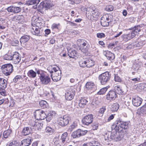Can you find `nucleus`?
Masks as SVG:
<instances>
[{"mask_svg": "<svg viewBox=\"0 0 146 146\" xmlns=\"http://www.w3.org/2000/svg\"><path fill=\"white\" fill-rule=\"evenodd\" d=\"M13 19L14 21L21 22L24 21V19L23 15H16L13 18Z\"/></svg>", "mask_w": 146, "mask_h": 146, "instance_id": "nucleus-25", "label": "nucleus"}, {"mask_svg": "<svg viewBox=\"0 0 146 146\" xmlns=\"http://www.w3.org/2000/svg\"><path fill=\"white\" fill-rule=\"evenodd\" d=\"M119 107V105L117 103L113 104L111 106V110L113 112L117 111Z\"/></svg>", "mask_w": 146, "mask_h": 146, "instance_id": "nucleus-30", "label": "nucleus"}, {"mask_svg": "<svg viewBox=\"0 0 146 146\" xmlns=\"http://www.w3.org/2000/svg\"><path fill=\"white\" fill-rule=\"evenodd\" d=\"M117 95L114 91L111 90L108 92L106 95V99L108 100L113 101L116 98Z\"/></svg>", "mask_w": 146, "mask_h": 146, "instance_id": "nucleus-14", "label": "nucleus"}, {"mask_svg": "<svg viewBox=\"0 0 146 146\" xmlns=\"http://www.w3.org/2000/svg\"><path fill=\"white\" fill-rule=\"evenodd\" d=\"M81 133H80V129L74 131L72 133V136L74 138H78L81 137Z\"/></svg>", "mask_w": 146, "mask_h": 146, "instance_id": "nucleus-32", "label": "nucleus"}, {"mask_svg": "<svg viewBox=\"0 0 146 146\" xmlns=\"http://www.w3.org/2000/svg\"><path fill=\"white\" fill-rule=\"evenodd\" d=\"M40 107L43 109L47 108L48 106V104L45 101L42 100L39 102Z\"/></svg>", "mask_w": 146, "mask_h": 146, "instance_id": "nucleus-33", "label": "nucleus"}, {"mask_svg": "<svg viewBox=\"0 0 146 146\" xmlns=\"http://www.w3.org/2000/svg\"><path fill=\"white\" fill-rule=\"evenodd\" d=\"M12 132V131L10 129H8L6 131H5L3 134L4 137L5 138H7Z\"/></svg>", "mask_w": 146, "mask_h": 146, "instance_id": "nucleus-36", "label": "nucleus"}, {"mask_svg": "<svg viewBox=\"0 0 146 146\" xmlns=\"http://www.w3.org/2000/svg\"><path fill=\"white\" fill-rule=\"evenodd\" d=\"M45 33V36H47L49 35L50 33V30L49 29H46L44 31Z\"/></svg>", "mask_w": 146, "mask_h": 146, "instance_id": "nucleus-63", "label": "nucleus"}, {"mask_svg": "<svg viewBox=\"0 0 146 146\" xmlns=\"http://www.w3.org/2000/svg\"><path fill=\"white\" fill-rule=\"evenodd\" d=\"M114 79L115 82H121V78L117 75H115Z\"/></svg>", "mask_w": 146, "mask_h": 146, "instance_id": "nucleus-55", "label": "nucleus"}, {"mask_svg": "<svg viewBox=\"0 0 146 146\" xmlns=\"http://www.w3.org/2000/svg\"><path fill=\"white\" fill-rule=\"evenodd\" d=\"M90 11L91 13L92 16L95 18H97L99 17L100 13L99 10L96 8L94 7H92L90 8Z\"/></svg>", "mask_w": 146, "mask_h": 146, "instance_id": "nucleus-15", "label": "nucleus"}, {"mask_svg": "<svg viewBox=\"0 0 146 146\" xmlns=\"http://www.w3.org/2000/svg\"><path fill=\"white\" fill-rule=\"evenodd\" d=\"M6 9L9 12L13 13H18L21 10V7L13 5L8 7Z\"/></svg>", "mask_w": 146, "mask_h": 146, "instance_id": "nucleus-13", "label": "nucleus"}, {"mask_svg": "<svg viewBox=\"0 0 146 146\" xmlns=\"http://www.w3.org/2000/svg\"><path fill=\"white\" fill-rule=\"evenodd\" d=\"M141 27L140 25H137L135 26L133 28H131L129 29L130 30H132V32H133L135 33H137L141 31Z\"/></svg>", "mask_w": 146, "mask_h": 146, "instance_id": "nucleus-34", "label": "nucleus"}, {"mask_svg": "<svg viewBox=\"0 0 146 146\" xmlns=\"http://www.w3.org/2000/svg\"><path fill=\"white\" fill-rule=\"evenodd\" d=\"M79 66L82 67H86L87 68L92 67L94 65L95 62L91 59L85 60L81 59L79 62Z\"/></svg>", "mask_w": 146, "mask_h": 146, "instance_id": "nucleus-4", "label": "nucleus"}, {"mask_svg": "<svg viewBox=\"0 0 146 146\" xmlns=\"http://www.w3.org/2000/svg\"><path fill=\"white\" fill-rule=\"evenodd\" d=\"M55 114V112L54 111H50L49 112L47 115H46V120L49 121L53 118Z\"/></svg>", "mask_w": 146, "mask_h": 146, "instance_id": "nucleus-28", "label": "nucleus"}, {"mask_svg": "<svg viewBox=\"0 0 146 146\" xmlns=\"http://www.w3.org/2000/svg\"><path fill=\"white\" fill-rule=\"evenodd\" d=\"M131 80L132 81H134L135 82L137 83L140 81L141 79L140 78H133L131 79Z\"/></svg>", "mask_w": 146, "mask_h": 146, "instance_id": "nucleus-62", "label": "nucleus"}, {"mask_svg": "<svg viewBox=\"0 0 146 146\" xmlns=\"http://www.w3.org/2000/svg\"><path fill=\"white\" fill-rule=\"evenodd\" d=\"M12 60L15 64H17L20 61L21 57L19 56V54L17 52H15L12 55Z\"/></svg>", "mask_w": 146, "mask_h": 146, "instance_id": "nucleus-17", "label": "nucleus"}, {"mask_svg": "<svg viewBox=\"0 0 146 146\" xmlns=\"http://www.w3.org/2000/svg\"><path fill=\"white\" fill-rule=\"evenodd\" d=\"M110 134L108 133H106L104 135V137L105 140H107L108 141H110L111 139H112V137L111 133L110 132Z\"/></svg>", "mask_w": 146, "mask_h": 146, "instance_id": "nucleus-47", "label": "nucleus"}, {"mask_svg": "<svg viewBox=\"0 0 146 146\" xmlns=\"http://www.w3.org/2000/svg\"><path fill=\"white\" fill-rule=\"evenodd\" d=\"M144 44L143 41L139 42H136L135 44V45L137 47H139L142 46Z\"/></svg>", "mask_w": 146, "mask_h": 146, "instance_id": "nucleus-52", "label": "nucleus"}, {"mask_svg": "<svg viewBox=\"0 0 146 146\" xmlns=\"http://www.w3.org/2000/svg\"><path fill=\"white\" fill-rule=\"evenodd\" d=\"M19 43V41L17 40L13 41L11 42V45L13 46H16Z\"/></svg>", "mask_w": 146, "mask_h": 146, "instance_id": "nucleus-61", "label": "nucleus"}, {"mask_svg": "<svg viewBox=\"0 0 146 146\" xmlns=\"http://www.w3.org/2000/svg\"><path fill=\"white\" fill-rule=\"evenodd\" d=\"M114 117V115H113L112 114L107 119L108 121H110Z\"/></svg>", "mask_w": 146, "mask_h": 146, "instance_id": "nucleus-64", "label": "nucleus"}, {"mask_svg": "<svg viewBox=\"0 0 146 146\" xmlns=\"http://www.w3.org/2000/svg\"><path fill=\"white\" fill-rule=\"evenodd\" d=\"M37 74L40 78L41 83L44 85L50 84L51 82V79L48 76H45L43 74L42 72L40 70H36Z\"/></svg>", "mask_w": 146, "mask_h": 146, "instance_id": "nucleus-3", "label": "nucleus"}, {"mask_svg": "<svg viewBox=\"0 0 146 146\" xmlns=\"http://www.w3.org/2000/svg\"><path fill=\"white\" fill-rule=\"evenodd\" d=\"M114 90L116 93H117L120 95H123V91L122 88L118 85L114 87Z\"/></svg>", "mask_w": 146, "mask_h": 146, "instance_id": "nucleus-26", "label": "nucleus"}, {"mask_svg": "<svg viewBox=\"0 0 146 146\" xmlns=\"http://www.w3.org/2000/svg\"><path fill=\"white\" fill-rule=\"evenodd\" d=\"M141 66L139 64L137 63H134L133 64L132 68L134 70H138L141 68Z\"/></svg>", "mask_w": 146, "mask_h": 146, "instance_id": "nucleus-45", "label": "nucleus"}, {"mask_svg": "<svg viewBox=\"0 0 146 146\" xmlns=\"http://www.w3.org/2000/svg\"><path fill=\"white\" fill-rule=\"evenodd\" d=\"M32 141L33 139L31 137L24 139L21 141L20 146H29Z\"/></svg>", "mask_w": 146, "mask_h": 146, "instance_id": "nucleus-18", "label": "nucleus"}, {"mask_svg": "<svg viewBox=\"0 0 146 146\" xmlns=\"http://www.w3.org/2000/svg\"><path fill=\"white\" fill-rule=\"evenodd\" d=\"M110 78L111 75L110 74L109 72L107 71L100 74L98 77V79L101 84L104 85L110 81Z\"/></svg>", "mask_w": 146, "mask_h": 146, "instance_id": "nucleus-5", "label": "nucleus"}, {"mask_svg": "<svg viewBox=\"0 0 146 146\" xmlns=\"http://www.w3.org/2000/svg\"><path fill=\"white\" fill-rule=\"evenodd\" d=\"M5 88H0V94H1V95L3 96H5L6 94L5 89Z\"/></svg>", "mask_w": 146, "mask_h": 146, "instance_id": "nucleus-51", "label": "nucleus"}, {"mask_svg": "<svg viewBox=\"0 0 146 146\" xmlns=\"http://www.w3.org/2000/svg\"><path fill=\"white\" fill-rule=\"evenodd\" d=\"M60 26V24L59 23L57 24L54 23L51 26V29L52 30H58L59 29Z\"/></svg>", "mask_w": 146, "mask_h": 146, "instance_id": "nucleus-39", "label": "nucleus"}, {"mask_svg": "<svg viewBox=\"0 0 146 146\" xmlns=\"http://www.w3.org/2000/svg\"><path fill=\"white\" fill-rule=\"evenodd\" d=\"M105 34L103 33H98L97 34V37L99 38H102L105 37Z\"/></svg>", "mask_w": 146, "mask_h": 146, "instance_id": "nucleus-54", "label": "nucleus"}, {"mask_svg": "<svg viewBox=\"0 0 146 146\" xmlns=\"http://www.w3.org/2000/svg\"><path fill=\"white\" fill-rule=\"evenodd\" d=\"M19 142L16 140H14L10 143L9 146H19Z\"/></svg>", "mask_w": 146, "mask_h": 146, "instance_id": "nucleus-46", "label": "nucleus"}, {"mask_svg": "<svg viewBox=\"0 0 146 146\" xmlns=\"http://www.w3.org/2000/svg\"><path fill=\"white\" fill-rule=\"evenodd\" d=\"M35 117L37 119L43 120L46 118V115L42 110L39 109L36 111Z\"/></svg>", "mask_w": 146, "mask_h": 146, "instance_id": "nucleus-11", "label": "nucleus"}, {"mask_svg": "<svg viewBox=\"0 0 146 146\" xmlns=\"http://www.w3.org/2000/svg\"><path fill=\"white\" fill-rule=\"evenodd\" d=\"M68 54L70 58H74L76 54V52L74 50L70 49L68 50Z\"/></svg>", "mask_w": 146, "mask_h": 146, "instance_id": "nucleus-27", "label": "nucleus"}, {"mask_svg": "<svg viewBox=\"0 0 146 146\" xmlns=\"http://www.w3.org/2000/svg\"><path fill=\"white\" fill-rule=\"evenodd\" d=\"M77 126V124L76 122H74L71 125L69 129L71 131H72L73 130L76 128Z\"/></svg>", "mask_w": 146, "mask_h": 146, "instance_id": "nucleus-50", "label": "nucleus"}, {"mask_svg": "<svg viewBox=\"0 0 146 146\" xmlns=\"http://www.w3.org/2000/svg\"><path fill=\"white\" fill-rule=\"evenodd\" d=\"M129 126V122L118 121L116 122L115 127V131L111 133L112 140L115 141L121 140L122 135L127 133V130Z\"/></svg>", "mask_w": 146, "mask_h": 146, "instance_id": "nucleus-1", "label": "nucleus"}, {"mask_svg": "<svg viewBox=\"0 0 146 146\" xmlns=\"http://www.w3.org/2000/svg\"><path fill=\"white\" fill-rule=\"evenodd\" d=\"M88 132V131L86 130H83L80 129V133H81V136L85 135Z\"/></svg>", "mask_w": 146, "mask_h": 146, "instance_id": "nucleus-56", "label": "nucleus"}, {"mask_svg": "<svg viewBox=\"0 0 146 146\" xmlns=\"http://www.w3.org/2000/svg\"><path fill=\"white\" fill-rule=\"evenodd\" d=\"M135 35V34L132 31L131 33L127 34H124L122 35L124 39L128 40L134 37Z\"/></svg>", "mask_w": 146, "mask_h": 146, "instance_id": "nucleus-19", "label": "nucleus"}, {"mask_svg": "<svg viewBox=\"0 0 146 146\" xmlns=\"http://www.w3.org/2000/svg\"><path fill=\"white\" fill-rule=\"evenodd\" d=\"M109 23L110 22L106 21V20H104V19L101 18L100 23L103 27H106L108 26Z\"/></svg>", "mask_w": 146, "mask_h": 146, "instance_id": "nucleus-37", "label": "nucleus"}, {"mask_svg": "<svg viewBox=\"0 0 146 146\" xmlns=\"http://www.w3.org/2000/svg\"><path fill=\"white\" fill-rule=\"evenodd\" d=\"M93 120V115L90 114L85 116L82 118V121L83 124L88 125L92 123Z\"/></svg>", "mask_w": 146, "mask_h": 146, "instance_id": "nucleus-10", "label": "nucleus"}, {"mask_svg": "<svg viewBox=\"0 0 146 146\" xmlns=\"http://www.w3.org/2000/svg\"><path fill=\"white\" fill-rule=\"evenodd\" d=\"M33 26L31 32L33 35L38 36H40L42 35V31L38 26Z\"/></svg>", "mask_w": 146, "mask_h": 146, "instance_id": "nucleus-12", "label": "nucleus"}, {"mask_svg": "<svg viewBox=\"0 0 146 146\" xmlns=\"http://www.w3.org/2000/svg\"><path fill=\"white\" fill-rule=\"evenodd\" d=\"M78 42H80V49L84 53L87 52L89 47L88 42L86 40L83 39H78L77 41Z\"/></svg>", "mask_w": 146, "mask_h": 146, "instance_id": "nucleus-8", "label": "nucleus"}, {"mask_svg": "<svg viewBox=\"0 0 146 146\" xmlns=\"http://www.w3.org/2000/svg\"><path fill=\"white\" fill-rule=\"evenodd\" d=\"M140 112L143 114H146V104L142 106L140 109Z\"/></svg>", "mask_w": 146, "mask_h": 146, "instance_id": "nucleus-48", "label": "nucleus"}, {"mask_svg": "<svg viewBox=\"0 0 146 146\" xmlns=\"http://www.w3.org/2000/svg\"><path fill=\"white\" fill-rule=\"evenodd\" d=\"M0 85L1 87L0 88H6L7 85V80L5 79H3V81H2V82L0 84Z\"/></svg>", "mask_w": 146, "mask_h": 146, "instance_id": "nucleus-42", "label": "nucleus"}, {"mask_svg": "<svg viewBox=\"0 0 146 146\" xmlns=\"http://www.w3.org/2000/svg\"><path fill=\"white\" fill-rule=\"evenodd\" d=\"M54 5L51 1L48 0H44L40 3L38 6V8L39 10H42L44 8L46 10L50 9Z\"/></svg>", "mask_w": 146, "mask_h": 146, "instance_id": "nucleus-7", "label": "nucleus"}, {"mask_svg": "<svg viewBox=\"0 0 146 146\" xmlns=\"http://www.w3.org/2000/svg\"><path fill=\"white\" fill-rule=\"evenodd\" d=\"M74 95V92L72 90H67L65 93V98L67 100H71L73 99Z\"/></svg>", "mask_w": 146, "mask_h": 146, "instance_id": "nucleus-16", "label": "nucleus"}, {"mask_svg": "<svg viewBox=\"0 0 146 146\" xmlns=\"http://www.w3.org/2000/svg\"><path fill=\"white\" fill-rule=\"evenodd\" d=\"M40 1L39 0H33V5H35L36 6L35 8H37Z\"/></svg>", "mask_w": 146, "mask_h": 146, "instance_id": "nucleus-60", "label": "nucleus"}, {"mask_svg": "<svg viewBox=\"0 0 146 146\" xmlns=\"http://www.w3.org/2000/svg\"><path fill=\"white\" fill-rule=\"evenodd\" d=\"M39 125V123L33 121H32L30 123V125L33 127Z\"/></svg>", "mask_w": 146, "mask_h": 146, "instance_id": "nucleus-58", "label": "nucleus"}, {"mask_svg": "<svg viewBox=\"0 0 146 146\" xmlns=\"http://www.w3.org/2000/svg\"><path fill=\"white\" fill-rule=\"evenodd\" d=\"M37 70L36 69L35 70V71H34L33 70H29L27 73L28 76L30 78H35L37 72L36 71V70Z\"/></svg>", "mask_w": 146, "mask_h": 146, "instance_id": "nucleus-24", "label": "nucleus"}, {"mask_svg": "<svg viewBox=\"0 0 146 146\" xmlns=\"http://www.w3.org/2000/svg\"><path fill=\"white\" fill-rule=\"evenodd\" d=\"M46 132L50 134H52L54 131V129L50 127H47L46 129Z\"/></svg>", "mask_w": 146, "mask_h": 146, "instance_id": "nucleus-44", "label": "nucleus"}, {"mask_svg": "<svg viewBox=\"0 0 146 146\" xmlns=\"http://www.w3.org/2000/svg\"><path fill=\"white\" fill-rule=\"evenodd\" d=\"M37 17L33 16L32 18L31 24L32 26H38L37 23Z\"/></svg>", "mask_w": 146, "mask_h": 146, "instance_id": "nucleus-38", "label": "nucleus"}, {"mask_svg": "<svg viewBox=\"0 0 146 146\" xmlns=\"http://www.w3.org/2000/svg\"><path fill=\"white\" fill-rule=\"evenodd\" d=\"M70 120L69 117L67 115H65L63 117H60L58 119V123L59 125L64 127L68 124Z\"/></svg>", "mask_w": 146, "mask_h": 146, "instance_id": "nucleus-9", "label": "nucleus"}, {"mask_svg": "<svg viewBox=\"0 0 146 146\" xmlns=\"http://www.w3.org/2000/svg\"><path fill=\"white\" fill-rule=\"evenodd\" d=\"M30 39V37L29 36L25 35L23 36L20 39V42L22 44H24L28 41Z\"/></svg>", "mask_w": 146, "mask_h": 146, "instance_id": "nucleus-29", "label": "nucleus"}, {"mask_svg": "<svg viewBox=\"0 0 146 146\" xmlns=\"http://www.w3.org/2000/svg\"><path fill=\"white\" fill-rule=\"evenodd\" d=\"M98 123H93L92 125V129L94 130H96L98 128Z\"/></svg>", "mask_w": 146, "mask_h": 146, "instance_id": "nucleus-57", "label": "nucleus"}, {"mask_svg": "<svg viewBox=\"0 0 146 146\" xmlns=\"http://www.w3.org/2000/svg\"><path fill=\"white\" fill-rule=\"evenodd\" d=\"M68 133L67 132H65L62 134L61 139L62 140V142L64 143L66 141V137H67Z\"/></svg>", "mask_w": 146, "mask_h": 146, "instance_id": "nucleus-43", "label": "nucleus"}, {"mask_svg": "<svg viewBox=\"0 0 146 146\" xmlns=\"http://www.w3.org/2000/svg\"><path fill=\"white\" fill-rule=\"evenodd\" d=\"M52 67L50 70V67L48 68L51 74L50 76L53 80L54 82H57L60 80L61 78V71L59 68L56 66L54 65L51 66Z\"/></svg>", "mask_w": 146, "mask_h": 146, "instance_id": "nucleus-2", "label": "nucleus"}, {"mask_svg": "<svg viewBox=\"0 0 146 146\" xmlns=\"http://www.w3.org/2000/svg\"><path fill=\"white\" fill-rule=\"evenodd\" d=\"M106 110V107L105 106H103L102 107L100 108L99 111L100 113L101 114H103Z\"/></svg>", "mask_w": 146, "mask_h": 146, "instance_id": "nucleus-59", "label": "nucleus"}, {"mask_svg": "<svg viewBox=\"0 0 146 146\" xmlns=\"http://www.w3.org/2000/svg\"><path fill=\"white\" fill-rule=\"evenodd\" d=\"M2 72L6 76H8L13 70V65L10 64H7L3 65L1 67Z\"/></svg>", "mask_w": 146, "mask_h": 146, "instance_id": "nucleus-6", "label": "nucleus"}, {"mask_svg": "<svg viewBox=\"0 0 146 146\" xmlns=\"http://www.w3.org/2000/svg\"><path fill=\"white\" fill-rule=\"evenodd\" d=\"M86 87L88 90H93L95 87L94 83L92 82H87L86 85Z\"/></svg>", "mask_w": 146, "mask_h": 146, "instance_id": "nucleus-31", "label": "nucleus"}, {"mask_svg": "<svg viewBox=\"0 0 146 146\" xmlns=\"http://www.w3.org/2000/svg\"><path fill=\"white\" fill-rule=\"evenodd\" d=\"M141 99L140 98H133L132 102L133 105L135 106H139L142 103Z\"/></svg>", "mask_w": 146, "mask_h": 146, "instance_id": "nucleus-21", "label": "nucleus"}, {"mask_svg": "<svg viewBox=\"0 0 146 146\" xmlns=\"http://www.w3.org/2000/svg\"><path fill=\"white\" fill-rule=\"evenodd\" d=\"M105 55L107 59L110 60H113L115 58L114 54L108 51L106 52Z\"/></svg>", "mask_w": 146, "mask_h": 146, "instance_id": "nucleus-22", "label": "nucleus"}, {"mask_svg": "<svg viewBox=\"0 0 146 146\" xmlns=\"http://www.w3.org/2000/svg\"><path fill=\"white\" fill-rule=\"evenodd\" d=\"M88 101L85 98H81L79 101L78 105L81 108H83L86 107Z\"/></svg>", "mask_w": 146, "mask_h": 146, "instance_id": "nucleus-20", "label": "nucleus"}, {"mask_svg": "<svg viewBox=\"0 0 146 146\" xmlns=\"http://www.w3.org/2000/svg\"><path fill=\"white\" fill-rule=\"evenodd\" d=\"M22 78V76L21 75H17L13 79V82H14L16 83L17 82L18 80Z\"/></svg>", "mask_w": 146, "mask_h": 146, "instance_id": "nucleus-53", "label": "nucleus"}, {"mask_svg": "<svg viewBox=\"0 0 146 146\" xmlns=\"http://www.w3.org/2000/svg\"><path fill=\"white\" fill-rule=\"evenodd\" d=\"M114 9L113 7L111 5H107L106 6L105 10L108 11H112Z\"/></svg>", "mask_w": 146, "mask_h": 146, "instance_id": "nucleus-49", "label": "nucleus"}, {"mask_svg": "<svg viewBox=\"0 0 146 146\" xmlns=\"http://www.w3.org/2000/svg\"><path fill=\"white\" fill-rule=\"evenodd\" d=\"M108 88L107 87H104L101 89L98 92L97 94L100 95H103L104 94L107 90Z\"/></svg>", "mask_w": 146, "mask_h": 146, "instance_id": "nucleus-40", "label": "nucleus"}, {"mask_svg": "<svg viewBox=\"0 0 146 146\" xmlns=\"http://www.w3.org/2000/svg\"><path fill=\"white\" fill-rule=\"evenodd\" d=\"M111 17L110 15H109L108 14L104 15L101 18L104 19V20H106V21L110 22L111 21Z\"/></svg>", "mask_w": 146, "mask_h": 146, "instance_id": "nucleus-35", "label": "nucleus"}, {"mask_svg": "<svg viewBox=\"0 0 146 146\" xmlns=\"http://www.w3.org/2000/svg\"><path fill=\"white\" fill-rule=\"evenodd\" d=\"M12 55L11 54H6L3 56V59L5 60H12Z\"/></svg>", "mask_w": 146, "mask_h": 146, "instance_id": "nucleus-41", "label": "nucleus"}, {"mask_svg": "<svg viewBox=\"0 0 146 146\" xmlns=\"http://www.w3.org/2000/svg\"><path fill=\"white\" fill-rule=\"evenodd\" d=\"M32 132L31 128L29 127H25L22 130V133L24 135H29Z\"/></svg>", "mask_w": 146, "mask_h": 146, "instance_id": "nucleus-23", "label": "nucleus"}]
</instances>
